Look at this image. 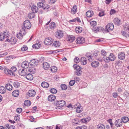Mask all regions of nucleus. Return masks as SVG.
Listing matches in <instances>:
<instances>
[{
  "label": "nucleus",
  "instance_id": "f257e3e1",
  "mask_svg": "<svg viewBox=\"0 0 129 129\" xmlns=\"http://www.w3.org/2000/svg\"><path fill=\"white\" fill-rule=\"evenodd\" d=\"M17 70L16 67L13 66L11 67L10 70L8 69H6L4 70V73L9 75L14 76L15 74L14 72Z\"/></svg>",
  "mask_w": 129,
  "mask_h": 129
},
{
  "label": "nucleus",
  "instance_id": "f03ea898",
  "mask_svg": "<svg viewBox=\"0 0 129 129\" xmlns=\"http://www.w3.org/2000/svg\"><path fill=\"white\" fill-rule=\"evenodd\" d=\"M22 28L20 30V32L18 33L17 35V37L20 39H22L23 35H25L26 33L25 29H24L23 27H22Z\"/></svg>",
  "mask_w": 129,
  "mask_h": 129
},
{
  "label": "nucleus",
  "instance_id": "7ed1b4c3",
  "mask_svg": "<svg viewBox=\"0 0 129 129\" xmlns=\"http://www.w3.org/2000/svg\"><path fill=\"white\" fill-rule=\"evenodd\" d=\"M55 35L56 38L60 39L63 37V34L62 31L58 30L55 33Z\"/></svg>",
  "mask_w": 129,
  "mask_h": 129
},
{
  "label": "nucleus",
  "instance_id": "20e7f679",
  "mask_svg": "<svg viewBox=\"0 0 129 129\" xmlns=\"http://www.w3.org/2000/svg\"><path fill=\"white\" fill-rule=\"evenodd\" d=\"M31 26V24L30 22L28 20L25 21L23 23V27L24 29H29Z\"/></svg>",
  "mask_w": 129,
  "mask_h": 129
},
{
  "label": "nucleus",
  "instance_id": "39448f33",
  "mask_svg": "<svg viewBox=\"0 0 129 129\" xmlns=\"http://www.w3.org/2000/svg\"><path fill=\"white\" fill-rule=\"evenodd\" d=\"M106 29L107 31L109 32V30H112L114 27L113 23H109L106 26Z\"/></svg>",
  "mask_w": 129,
  "mask_h": 129
},
{
  "label": "nucleus",
  "instance_id": "423d86ee",
  "mask_svg": "<svg viewBox=\"0 0 129 129\" xmlns=\"http://www.w3.org/2000/svg\"><path fill=\"white\" fill-rule=\"evenodd\" d=\"M76 42L77 44H82L84 43L85 40L83 38L80 37L76 39Z\"/></svg>",
  "mask_w": 129,
  "mask_h": 129
},
{
  "label": "nucleus",
  "instance_id": "0eeeda50",
  "mask_svg": "<svg viewBox=\"0 0 129 129\" xmlns=\"http://www.w3.org/2000/svg\"><path fill=\"white\" fill-rule=\"evenodd\" d=\"M6 41H8L11 44H14L16 43V39L14 37H12L10 39L9 38H7L6 39Z\"/></svg>",
  "mask_w": 129,
  "mask_h": 129
},
{
  "label": "nucleus",
  "instance_id": "6e6552de",
  "mask_svg": "<svg viewBox=\"0 0 129 129\" xmlns=\"http://www.w3.org/2000/svg\"><path fill=\"white\" fill-rule=\"evenodd\" d=\"M39 61L36 59H33L30 61V65L33 66H36L38 64Z\"/></svg>",
  "mask_w": 129,
  "mask_h": 129
},
{
  "label": "nucleus",
  "instance_id": "1a4fd4ad",
  "mask_svg": "<svg viewBox=\"0 0 129 129\" xmlns=\"http://www.w3.org/2000/svg\"><path fill=\"white\" fill-rule=\"evenodd\" d=\"M26 70L24 69H20L19 71L18 72L20 75L22 76H25L27 74L26 72Z\"/></svg>",
  "mask_w": 129,
  "mask_h": 129
},
{
  "label": "nucleus",
  "instance_id": "9d476101",
  "mask_svg": "<svg viewBox=\"0 0 129 129\" xmlns=\"http://www.w3.org/2000/svg\"><path fill=\"white\" fill-rule=\"evenodd\" d=\"M115 125L117 127H120L122 125V121L121 119L116 120L115 122Z\"/></svg>",
  "mask_w": 129,
  "mask_h": 129
},
{
  "label": "nucleus",
  "instance_id": "9b49d317",
  "mask_svg": "<svg viewBox=\"0 0 129 129\" xmlns=\"http://www.w3.org/2000/svg\"><path fill=\"white\" fill-rule=\"evenodd\" d=\"M29 65L28 62L26 61L23 62L21 64V67L24 69L27 68L28 67Z\"/></svg>",
  "mask_w": 129,
  "mask_h": 129
},
{
  "label": "nucleus",
  "instance_id": "f8f14e48",
  "mask_svg": "<svg viewBox=\"0 0 129 129\" xmlns=\"http://www.w3.org/2000/svg\"><path fill=\"white\" fill-rule=\"evenodd\" d=\"M125 54L123 52H119L118 55V58L121 60H123L125 58Z\"/></svg>",
  "mask_w": 129,
  "mask_h": 129
},
{
  "label": "nucleus",
  "instance_id": "ddd939ff",
  "mask_svg": "<svg viewBox=\"0 0 129 129\" xmlns=\"http://www.w3.org/2000/svg\"><path fill=\"white\" fill-rule=\"evenodd\" d=\"M36 94V92L33 90H29L28 92V95L30 97H34Z\"/></svg>",
  "mask_w": 129,
  "mask_h": 129
},
{
  "label": "nucleus",
  "instance_id": "4468645a",
  "mask_svg": "<svg viewBox=\"0 0 129 129\" xmlns=\"http://www.w3.org/2000/svg\"><path fill=\"white\" fill-rule=\"evenodd\" d=\"M51 39L50 38H46L44 41L45 44L46 45H50L52 43Z\"/></svg>",
  "mask_w": 129,
  "mask_h": 129
},
{
  "label": "nucleus",
  "instance_id": "2eb2a0df",
  "mask_svg": "<svg viewBox=\"0 0 129 129\" xmlns=\"http://www.w3.org/2000/svg\"><path fill=\"white\" fill-rule=\"evenodd\" d=\"M3 34L4 39L6 38H9V33L8 31L7 30L4 31Z\"/></svg>",
  "mask_w": 129,
  "mask_h": 129
},
{
  "label": "nucleus",
  "instance_id": "dca6fc26",
  "mask_svg": "<svg viewBox=\"0 0 129 129\" xmlns=\"http://www.w3.org/2000/svg\"><path fill=\"white\" fill-rule=\"evenodd\" d=\"M109 56V58L110 61H114L116 59L115 56L113 53H110Z\"/></svg>",
  "mask_w": 129,
  "mask_h": 129
},
{
  "label": "nucleus",
  "instance_id": "f3484780",
  "mask_svg": "<svg viewBox=\"0 0 129 129\" xmlns=\"http://www.w3.org/2000/svg\"><path fill=\"white\" fill-rule=\"evenodd\" d=\"M75 39V37L74 36L71 35H69L68 37V40L70 42H72Z\"/></svg>",
  "mask_w": 129,
  "mask_h": 129
},
{
  "label": "nucleus",
  "instance_id": "a211bd4d",
  "mask_svg": "<svg viewBox=\"0 0 129 129\" xmlns=\"http://www.w3.org/2000/svg\"><path fill=\"white\" fill-rule=\"evenodd\" d=\"M77 7L76 5H74L71 9V13L73 14H75L77 11Z\"/></svg>",
  "mask_w": 129,
  "mask_h": 129
},
{
  "label": "nucleus",
  "instance_id": "6ab92c4d",
  "mask_svg": "<svg viewBox=\"0 0 129 129\" xmlns=\"http://www.w3.org/2000/svg\"><path fill=\"white\" fill-rule=\"evenodd\" d=\"M25 77L27 79L29 80H32L33 78V75L30 74H27Z\"/></svg>",
  "mask_w": 129,
  "mask_h": 129
},
{
  "label": "nucleus",
  "instance_id": "aec40b11",
  "mask_svg": "<svg viewBox=\"0 0 129 129\" xmlns=\"http://www.w3.org/2000/svg\"><path fill=\"white\" fill-rule=\"evenodd\" d=\"M114 24L117 25H119L121 23L120 20L117 18H116L114 20Z\"/></svg>",
  "mask_w": 129,
  "mask_h": 129
},
{
  "label": "nucleus",
  "instance_id": "412c9836",
  "mask_svg": "<svg viewBox=\"0 0 129 129\" xmlns=\"http://www.w3.org/2000/svg\"><path fill=\"white\" fill-rule=\"evenodd\" d=\"M93 14V12L91 11H88L86 13V15L88 17H92Z\"/></svg>",
  "mask_w": 129,
  "mask_h": 129
},
{
  "label": "nucleus",
  "instance_id": "4be33fe9",
  "mask_svg": "<svg viewBox=\"0 0 129 129\" xmlns=\"http://www.w3.org/2000/svg\"><path fill=\"white\" fill-rule=\"evenodd\" d=\"M80 62L81 64L84 65L87 63V60L85 58L83 57L81 58Z\"/></svg>",
  "mask_w": 129,
  "mask_h": 129
},
{
  "label": "nucleus",
  "instance_id": "5701e85b",
  "mask_svg": "<svg viewBox=\"0 0 129 129\" xmlns=\"http://www.w3.org/2000/svg\"><path fill=\"white\" fill-rule=\"evenodd\" d=\"M19 94V92L18 90H14L12 93V95L15 97L18 96Z\"/></svg>",
  "mask_w": 129,
  "mask_h": 129
},
{
  "label": "nucleus",
  "instance_id": "b1692460",
  "mask_svg": "<svg viewBox=\"0 0 129 129\" xmlns=\"http://www.w3.org/2000/svg\"><path fill=\"white\" fill-rule=\"evenodd\" d=\"M55 96L52 95H49L48 97V100L50 101H53L55 100Z\"/></svg>",
  "mask_w": 129,
  "mask_h": 129
},
{
  "label": "nucleus",
  "instance_id": "393cba45",
  "mask_svg": "<svg viewBox=\"0 0 129 129\" xmlns=\"http://www.w3.org/2000/svg\"><path fill=\"white\" fill-rule=\"evenodd\" d=\"M91 65L92 67L96 68L99 66V63L98 61H94L92 62Z\"/></svg>",
  "mask_w": 129,
  "mask_h": 129
},
{
  "label": "nucleus",
  "instance_id": "a878e982",
  "mask_svg": "<svg viewBox=\"0 0 129 129\" xmlns=\"http://www.w3.org/2000/svg\"><path fill=\"white\" fill-rule=\"evenodd\" d=\"M41 85L42 87L44 88H47L49 86V84L48 83L46 82H43Z\"/></svg>",
  "mask_w": 129,
  "mask_h": 129
},
{
  "label": "nucleus",
  "instance_id": "bb28decb",
  "mask_svg": "<svg viewBox=\"0 0 129 129\" xmlns=\"http://www.w3.org/2000/svg\"><path fill=\"white\" fill-rule=\"evenodd\" d=\"M43 67L45 70L48 69L49 67V64L47 62H45L43 64Z\"/></svg>",
  "mask_w": 129,
  "mask_h": 129
},
{
  "label": "nucleus",
  "instance_id": "cd10ccee",
  "mask_svg": "<svg viewBox=\"0 0 129 129\" xmlns=\"http://www.w3.org/2000/svg\"><path fill=\"white\" fill-rule=\"evenodd\" d=\"M73 67L74 69L76 70V71H81V68L77 64L74 65Z\"/></svg>",
  "mask_w": 129,
  "mask_h": 129
},
{
  "label": "nucleus",
  "instance_id": "c85d7f7f",
  "mask_svg": "<svg viewBox=\"0 0 129 129\" xmlns=\"http://www.w3.org/2000/svg\"><path fill=\"white\" fill-rule=\"evenodd\" d=\"M31 10L33 13H35L37 12L38 8L37 6L34 5L31 7Z\"/></svg>",
  "mask_w": 129,
  "mask_h": 129
},
{
  "label": "nucleus",
  "instance_id": "c756f323",
  "mask_svg": "<svg viewBox=\"0 0 129 129\" xmlns=\"http://www.w3.org/2000/svg\"><path fill=\"white\" fill-rule=\"evenodd\" d=\"M82 28L80 27H77L75 29L76 32L77 33H81L82 31Z\"/></svg>",
  "mask_w": 129,
  "mask_h": 129
},
{
  "label": "nucleus",
  "instance_id": "7c9ffc66",
  "mask_svg": "<svg viewBox=\"0 0 129 129\" xmlns=\"http://www.w3.org/2000/svg\"><path fill=\"white\" fill-rule=\"evenodd\" d=\"M121 120L122 121V122L125 123L128 121V118L126 117H124L122 118Z\"/></svg>",
  "mask_w": 129,
  "mask_h": 129
},
{
  "label": "nucleus",
  "instance_id": "2f4dec72",
  "mask_svg": "<svg viewBox=\"0 0 129 129\" xmlns=\"http://www.w3.org/2000/svg\"><path fill=\"white\" fill-rule=\"evenodd\" d=\"M5 87L7 89L9 90H11L12 89V86L9 84H8L6 85Z\"/></svg>",
  "mask_w": 129,
  "mask_h": 129
},
{
  "label": "nucleus",
  "instance_id": "473e14b6",
  "mask_svg": "<svg viewBox=\"0 0 129 129\" xmlns=\"http://www.w3.org/2000/svg\"><path fill=\"white\" fill-rule=\"evenodd\" d=\"M6 89L3 86H0V92L2 93H4L6 92Z\"/></svg>",
  "mask_w": 129,
  "mask_h": 129
},
{
  "label": "nucleus",
  "instance_id": "72a5a7b5",
  "mask_svg": "<svg viewBox=\"0 0 129 129\" xmlns=\"http://www.w3.org/2000/svg\"><path fill=\"white\" fill-rule=\"evenodd\" d=\"M37 6L39 8H43L45 9L44 5L42 2H39L37 4Z\"/></svg>",
  "mask_w": 129,
  "mask_h": 129
},
{
  "label": "nucleus",
  "instance_id": "f704fd0d",
  "mask_svg": "<svg viewBox=\"0 0 129 129\" xmlns=\"http://www.w3.org/2000/svg\"><path fill=\"white\" fill-rule=\"evenodd\" d=\"M4 129H14V127L13 126L12 127H10L8 124H7L4 125Z\"/></svg>",
  "mask_w": 129,
  "mask_h": 129
},
{
  "label": "nucleus",
  "instance_id": "c9c22d12",
  "mask_svg": "<svg viewBox=\"0 0 129 129\" xmlns=\"http://www.w3.org/2000/svg\"><path fill=\"white\" fill-rule=\"evenodd\" d=\"M13 85L14 87L15 88H18L20 86V83L17 82H14L13 83Z\"/></svg>",
  "mask_w": 129,
  "mask_h": 129
},
{
  "label": "nucleus",
  "instance_id": "e433bc0d",
  "mask_svg": "<svg viewBox=\"0 0 129 129\" xmlns=\"http://www.w3.org/2000/svg\"><path fill=\"white\" fill-rule=\"evenodd\" d=\"M98 129H104L105 128V126L103 124H99L97 127Z\"/></svg>",
  "mask_w": 129,
  "mask_h": 129
},
{
  "label": "nucleus",
  "instance_id": "4c0bfd02",
  "mask_svg": "<svg viewBox=\"0 0 129 129\" xmlns=\"http://www.w3.org/2000/svg\"><path fill=\"white\" fill-rule=\"evenodd\" d=\"M56 26V25L55 23L53 22H52L50 24V27L51 29H54Z\"/></svg>",
  "mask_w": 129,
  "mask_h": 129
},
{
  "label": "nucleus",
  "instance_id": "58836bf2",
  "mask_svg": "<svg viewBox=\"0 0 129 129\" xmlns=\"http://www.w3.org/2000/svg\"><path fill=\"white\" fill-rule=\"evenodd\" d=\"M60 44V43L59 42L57 41H55L53 43L54 46L56 47H59Z\"/></svg>",
  "mask_w": 129,
  "mask_h": 129
},
{
  "label": "nucleus",
  "instance_id": "ea45409f",
  "mask_svg": "<svg viewBox=\"0 0 129 129\" xmlns=\"http://www.w3.org/2000/svg\"><path fill=\"white\" fill-rule=\"evenodd\" d=\"M75 129H87V127L85 125H83L81 126H77Z\"/></svg>",
  "mask_w": 129,
  "mask_h": 129
},
{
  "label": "nucleus",
  "instance_id": "a19ab883",
  "mask_svg": "<svg viewBox=\"0 0 129 129\" xmlns=\"http://www.w3.org/2000/svg\"><path fill=\"white\" fill-rule=\"evenodd\" d=\"M41 46L40 44L37 43L36 44L33 45V48H35L36 49H38Z\"/></svg>",
  "mask_w": 129,
  "mask_h": 129
},
{
  "label": "nucleus",
  "instance_id": "79ce46f5",
  "mask_svg": "<svg viewBox=\"0 0 129 129\" xmlns=\"http://www.w3.org/2000/svg\"><path fill=\"white\" fill-rule=\"evenodd\" d=\"M31 104L30 101L29 100H26L24 102V104L26 106H30Z\"/></svg>",
  "mask_w": 129,
  "mask_h": 129
},
{
  "label": "nucleus",
  "instance_id": "37998d69",
  "mask_svg": "<svg viewBox=\"0 0 129 129\" xmlns=\"http://www.w3.org/2000/svg\"><path fill=\"white\" fill-rule=\"evenodd\" d=\"M91 26L92 27H94L96 24V22L95 21H92L90 22Z\"/></svg>",
  "mask_w": 129,
  "mask_h": 129
},
{
  "label": "nucleus",
  "instance_id": "c03bdc74",
  "mask_svg": "<svg viewBox=\"0 0 129 129\" xmlns=\"http://www.w3.org/2000/svg\"><path fill=\"white\" fill-rule=\"evenodd\" d=\"M62 100H60L59 101H56L54 103V104L55 105H56L57 107H59V106Z\"/></svg>",
  "mask_w": 129,
  "mask_h": 129
},
{
  "label": "nucleus",
  "instance_id": "a18cd8bd",
  "mask_svg": "<svg viewBox=\"0 0 129 129\" xmlns=\"http://www.w3.org/2000/svg\"><path fill=\"white\" fill-rule=\"evenodd\" d=\"M28 16L30 19H31L34 18L35 16L34 13L32 12L30 13H29L28 15Z\"/></svg>",
  "mask_w": 129,
  "mask_h": 129
},
{
  "label": "nucleus",
  "instance_id": "49530a36",
  "mask_svg": "<svg viewBox=\"0 0 129 129\" xmlns=\"http://www.w3.org/2000/svg\"><path fill=\"white\" fill-rule=\"evenodd\" d=\"M50 70L52 72H54L57 71V68L55 66H53L51 68Z\"/></svg>",
  "mask_w": 129,
  "mask_h": 129
},
{
  "label": "nucleus",
  "instance_id": "de8ad7c7",
  "mask_svg": "<svg viewBox=\"0 0 129 129\" xmlns=\"http://www.w3.org/2000/svg\"><path fill=\"white\" fill-rule=\"evenodd\" d=\"M61 89L62 90H66L67 88V86L64 84H62L61 85Z\"/></svg>",
  "mask_w": 129,
  "mask_h": 129
},
{
  "label": "nucleus",
  "instance_id": "09e8293b",
  "mask_svg": "<svg viewBox=\"0 0 129 129\" xmlns=\"http://www.w3.org/2000/svg\"><path fill=\"white\" fill-rule=\"evenodd\" d=\"M36 70V69L32 68V69H28V71L31 74H34L35 73Z\"/></svg>",
  "mask_w": 129,
  "mask_h": 129
},
{
  "label": "nucleus",
  "instance_id": "8fccbe9b",
  "mask_svg": "<svg viewBox=\"0 0 129 129\" xmlns=\"http://www.w3.org/2000/svg\"><path fill=\"white\" fill-rule=\"evenodd\" d=\"M50 91L52 93L55 94L57 92V90L55 88H52L50 89Z\"/></svg>",
  "mask_w": 129,
  "mask_h": 129
},
{
  "label": "nucleus",
  "instance_id": "3c124183",
  "mask_svg": "<svg viewBox=\"0 0 129 129\" xmlns=\"http://www.w3.org/2000/svg\"><path fill=\"white\" fill-rule=\"evenodd\" d=\"M82 110L80 107H78L76 109V112L78 113H80L82 112Z\"/></svg>",
  "mask_w": 129,
  "mask_h": 129
},
{
  "label": "nucleus",
  "instance_id": "603ef678",
  "mask_svg": "<svg viewBox=\"0 0 129 129\" xmlns=\"http://www.w3.org/2000/svg\"><path fill=\"white\" fill-rule=\"evenodd\" d=\"M75 81L74 80H72L69 82V85L71 86H72L75 84Z\"/></svg>",
  "mask_w": 129,
  "mask_h": 129
},
{
  "label": "nucleus",
  "instance_id": "864d4df0",
  "mask_svg": "<svg viewBox=\"0 0 129 129\" xmlns=\"http://www.w3.org/2000/svg\"><path fill=\"white\" fill-rule=\"evenodd\" d=\"M27 49V47L25 45H23L21 48L22 51H26Z\"/></svg>",
  "mask_w": 129,
  "mask_h": 129
},
{
  "label": "nucleus",
  "instance_id": "5fc2aeb1",
  "mask_svg": "<svg viewBox=\"0 0 129 129\" xmlns=\"http://www.w3.org/2000/svg\"><path fill=\"white\" fill-rule=\"evenodd\" d=\"M66 102H65L63 100H62L61 101V102L59 106V107H61L63 106L64 105H65L66 104Z\"/></svg>",
  "mask_w": 129,
  "mask_h": 129
},
{
  "label": "nucleus",
  "instance_id": "6e6d98bb",
  "mask_svg": "<svg viewBox=\"0 0 129 129\" xmlns=\"http://www.w3.org/2000/svg\"><path fill=\"white\" fill-rule=\"evenodd\" d=\"M121 62L120 61H115V64L116 66H120Z\"/></svg>",
  "mask_w": 129,
  "mask_h": 129
},
{
  "label": "nucleus",
  "instance_id": "4d7b16f0",
  "mask_svg": "<svg viewBox=\"0 0 129 129\" xmlns=\"http://www.w3.org/2000/svg\"><path fill=\"white\" fill-rule=\"evenodd\" d=\"M3 34L2 33H0V40L3 41L4 39V38L3 37Z\"/></svg>",
  "mask_w": 129,
  "mask_h": 129
},
{
  "label": "nucleus",
  "instance_id": "13d9d810",
  "mask_svg": "<svg viewBox=\"0 0 129 129\" xmlns=\"http://www.w3.org/2000/svg\"><path fill=\"white\" fill-rule=\"evenodd\" d=\"M104 60L106 62H109L110 61L109 58V56L108 57H106L104 58Z\"/></svg>",
  "mask_w": 129,
  "mask_h": 129
},
{
  "label": "nucleus",
  "instance_id": "bf43d9fd",
  "mask_svg": "<svg viewBox=\"0 0 129 129\" xmlns=\"http://www.w3.org/2000/svg\"><path fill=\"white\" fill-rule=\"evenodd\" d=\"M22 111V109L21 108H18L16 109L17 112L18 113H20Z\"/></svg>",
  "mask_w": 129,
  "mask_h": 129
},
{
  "label": "nucleus",
  "instance_id": "052dcab7",
  "mask_svg": "<svg viewBox=\"0 0 129 129\" xmlns=\"http://www.w3.org/2000/svg\"><path fill=\"white\" fill-rule=\"evenodd\" d=\"M74 61L76 63L79 62L80 61L79 58L77 57L75 58L74 59Z\"/></svg>",
  "mask_w": 129,
  "mask_h": 129
},
{
  "label": "nucleus",
  "instance_id": "680f3d73",
  "mask_svg": "<svg viewBox=\"0 0 129 129\" xmlns=\"http://www.w3.org/2000/svg\"><path fill=\"white\" fill-rule=\"evenodd\" d=\"M112 119H109L108 120V121L111 127H112L114 125L112 123Z\"/></svg>",
  "mask_w": 129,
  "mask_h": 129
},
{
  "label": "nucleus",
  "instance_id": "e2e57ef3",
  "mask_svg": "<svg viewBox=\"0 0 129 129\" xmlns=\"http://www.w3.org/2000/svg\"><path fill=\"white\" fill-rule=\"evenodd\" d=\"M73 122L75 123V124H77L78 123V120L77 118H75L73 120Z\"/></svg>",
  "mask_w": 129,
  "mask_h": 129
},
{
  "label": "nucleus",
  "instance_id": "0e129e2a",
  "mask_svg": "<svg viewBox=\"0 0 129 129\" xmlns=\"http://www.w3.org/2000/svg\"><path fill=\"white\" fill-rule=\"evenodd\" d=\"M14 119L16 121H18L19 120L20 118L18 115L16 116L14 118Z\"/></svg>",
  "mask_w": 129,
  "mask_h": 129
},
{
  "label": "nucleus",
  "instance_id": "69168bd1",
  "mask_svg": "<svg viewBox=\"0 0 129 129\" xmlns=\"http://www.w3.org/2000/svg\"><path fill=\"white\" fill-rule=\"evenodd\" d=\"M93 30L94 31L95 33H97L98 31H99V28L98 27H93Z\"/></svg>",
  "mask_w": 129,
  "mask_h": 129
},
{
  "label": "nucleus",
  "instance_id": "338daca9",
  "mask_svg": "<svg viewBox=\"0 0 129 129\" xmlns=\"http://www.w3.org/2000/svg\"><path fill=\"white\" fill-rule=\"evenodd\" d=\"M112 95L113 97L115 98H116L117 96H118L117 93L115 92L113 93Z\"/></svg>",
  "mask_w": 129,
  "mask_h": 129
},
{
  "label": "nucleus",
  "instance_id": "774afa93",
  "mask_svg": "<svg viewBox=\"0 0 129 129\" xmlns=\"http://www.w3.org/2000/svg\"><path fill=\"white\" fill-rule=\"evenodd\" d=\"M86 56L88 58V60L91 59L92 57V55H89L87 54Z\"/></svg>",
  "mask_w": 129,
  "mask_h": 129
}]
</instances>
